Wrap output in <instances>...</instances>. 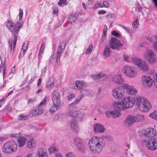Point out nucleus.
I'll use <instances>...</instances> for the list:
<instances>
[{
	"mask_svg": "<svg viewBox=\"0 0 157 157\" xmlns=\"http://www.w3.org/2000/svg\"><path fill=\"white\" fill-rule=\"evenodd\" d=\"M134 99H119L113 104V106L115 109H119L120 110L132 108L133 105L135 106V100Z\"/></svg>",
	"mask_w": 157,
	"mask_h": 157,
	"instance_id": "nucleus-3",
	"label": "nucleus"
},
{
	"mask_svg": "<svg viewBox=\"0 0 157 157\" xmlns=\"http://www.w3.org/2000/svg\"><path fill=\"white\" fill-rule=\"evenodd\" d=\"M132 60L134 62V64L138 66L140 69L143 71L146 72L149 70V68L148 64L141 59L134 57Z\"/></svg>",
	"mask_w": 157,
	"mask_h": 157,
	"instance_id": "nucleus-9",
	"label": "nucleus"
},
{
	"mask_svg": "<svg viewBox=\"0 0 157 157\" xmlns=\"http://www.w3.org/2000/svg\"><path fill=\"white\" fill-rule=\"evenodd\" d=\"M66 157H75L74 154L72 153H68L66 155Z\"/></svg>",
	"mask_w": 157,
	"mask_h": 157,
	"instance_id": "nucleus-53",
	"label": "nucleus"
},
{
	"mask_svg": "<svg viewBox=\"0 0 157 157\" xmlns=\"http://www.w3.org/2000/svg\"><path fill=\"white\" fill-rule=\"evenodd\" d=\"M37 144L36 140L33 138H31L27 141L26 147L27 148L32 149L35 148Z\"/></svg>",
	"mask_w": 157,
	"mask_h": 157,
	"instance_id": "nucleus-23",
	"label": "nucleus"
},
{
	"mask_svg": "<svg viewBox=\"0 0 157 157\" xmlns=\"http://www.w3.org/2000/svg\"><path fill=\"white\" fill-rule=\"evenodd\" d=\"M109 46L112 49H120L123 46L120 41L115 37H112L109 43Z\"/></svg>",
	"mask_w": 157,
	"mask_h": 157,
	"instance_id": "nucleus-11",
	"label": "nucleus"
},
{
	"mask_svg": "<svg viewBox=\"0 0 157 157\" xmlns=\"http://www.w3.org/2000/svg\"><path fill=\"white\" fill-rule=\"evenodd\" d=\"M44 111L43 108H41L38 106L36 109H33L32 111V115L34 116L37 115L42 114Z\"/></svg>",
	"mask_w": 157,
	"mask_h": 157,
	"instance_id": "nucleus-26",
	"label": "nucleus"
},
{
	"mask_svg": "<svg viewBox=\"0 0 157 157\" xmlns=\"http://www.w3.org/2000/svg\"><path fill=\"white\" fill-rule=\"evenodd\" d=\"M6 66L5 65L4 63H1L0 65V72H1L2 70V73L3 75V78H4L5 75L6 73Z\"/></svg>",
	"mask_w": 157,
	"mask_h": 157,
	"instance_id": "nucleus-32",
	"label": "nucleus"
},
{
	"mask_svg": "<svg viewBox=\"0 0 157 157\" xmlns=\"http://www.w3.org/2000/svg\"><path fill=\"white\" fill-rule=\"evenodd\" d=\"M68 19L70 20L71 23L72 22H75L76 20V16L73 14H71L68 17Z\"/></svg>",
	"mask_w": 157,
	"mask_h": 157,
	"instance_id": "nucleus-36",
	"label": "nucleus"
},
{
	"mask_svg": "<svg viewBox=\"0 0 157 157\" xmlns=\"http://www.w3.org/2000/svg\"><path fill=\"white\" fill-rule=\"evenodd\" d=\"M28 119V117L27 115H24L23 114L19 115L18 119L20 120H25Z\"/></svg>",
	"mask_w": 157,
	"mask_h": 157,
	"instance_id": "nucleus-45",
	"label": "nucleus"
},
{
	"mask_svg": "<svg viewBox=\"0 0 157 157\" xmlns=\"http://www.w3.org/2000/svg\"><path fill=\"white\" fill-rule=\"evenodd\" d=\"M55 157H63V155L61 154L60 153H57Z\"/></svg>",
	"mask_w": 157,
	"mask_h": 157,
	"instance_id": "nucleus-64",
	"label": "nucleus"
},
{
	"mask_svg": "<svg viewBox=\"0 0 157 157\" xmlns=\"http://www.w3.org/2000/svg\"><path fill=\"white\" fill-rule=\"evenodd\" d=\"M105 115L108 117H109L112 116V110L111 111H107L105 113Z\"/></svg>",
	"mask_w": 157,
	"mask_h": 157,
	"instance_id": "nucleus-47",
	"label": "nucleus"
},
{
	"mask_svg": "<svg viewBox=\"0 0 157 157\" xmlns=\"http://www.w3.org/2000/svg\"><path fill=\"white\" fill-rule=\"evenodd\" d=\"M52 101L54 105L59 107L60 103V99H52Z\"/></svg>",
	"mask_w": 157,
	"mask_h": 157,
	"instance_id": "nucleus-40",
	"label": "nucleus"
},
{
	"mask_svg": "<svg viewBox=\"0 0 157 157\" xmlns=\"http://www.w3.org/2000/svg\"><path fill=\"white\" fill-rule=\"evenodd\" d=\"M49 154L53 153L56 151V148L53 145H51L48 149Z\"/></svg>",
	"mask_w": 157,
	"mask_h": 157,
	"instance_id": "nucleus-44",
	"label": "nucleus"
},
{
	"mask_svg": "<svg viewBox=\"0 0 157 157\" xmlns=\"http://www.w3.org/2000/svg\"><path fill=\"white\" fill-rule=\"evenodd\" d=\"M144 59L149 63H156L157 61L156 56L153 51L150 49L146 50L144 52Z\"/></svg>",
	"mask_w": 157,
	"mask_h": 157,
	"instance_id": "nucleus-10",
	"label": "nucleus"
},
{
	"mask_svg": "<svg viewBox=\"0 0 157 157\" xmlns=\"http://www.w3.org/2000/svg\"><path fill=\"white\" fill-rule=\"evenodd\" d=\"M146 145L149 150L152 151L156 150L157 149V137L148 139Z\"/></svg>",
	"mask_w": 157,
	"mask_h": 157,
	"instance_id": "nucleus-13",
	"label": "nucleus"
},
{
	"mask_svg": "<svg viewBox=\"0 0 157 157\" xmlns=\"http://www.w3.org/2000/svg\"><path fill=\"white\" fill-rule=\"evenodd\" d=\"M81 94L80 95V98L86 97L89 94V91L88 90H82L81 91Z\"/></svg>",
	"mask_w": 157,
	"mask_h": 157,
	"instance_id": "nucleus-33",
	"label": "nucleus"
},
{
	"mask_svg": "<svg viewBox=\"0 0 157 157\" xmlns=\"http://www.w3.org/2000/svg\"><path fill=\"white\" fill-rule=\"evenodd\" d=\"M29 44V42L28 41H26L23 43L21 50V53L22 52V54L23 56L25 54V52L27 49Z\"/></svg>",
	"mask_w": 157,
	"mask_h": 157,
	"instance_id": "nucleus-30",
	"label": "nucleus"
},
{
	"mask_svg": "<svg viewBox=\"0 0 157 157\" xmlns=\"http://www.w3.org/2000/svg\"><path fill=\"white\" fill-rule=\"evenodd\" d=\"M106 34L103 35L102 34V36L101 38V39L100 40V41L101 43H103L104 42L106 39Z\"/></svg>",
	"mask_w": 157,
	"mask_h": 157,
	"instance_id": "nucleus-50",
	"label": "nucleus"
},
{
	"mask_svg": "<svg viewBox=\"0 0 157 157\" xmlns=\"http://www.w3.org/2000/svg\"><path fill=\"white\" fill-rule=\"evenodd\" d=\"M149 116L152 118L157 120V112L155 111L150 113Z\"/></svg>",
	"mask_w": 157,
	"mask_h": 157,
	"instance_id": "nucleus-41",
	"label": "nucleus"
},
{
	"mask_svg": "<svg viewBox=\"0 0 157 157\" xmlns=\"http://www.w3.org/2000/svg\"><path fill=\"white\" fill-rule=\"evenodd\" d=\"M59 107H58L55 105H54L52 106L50 109H49V111L51 113H54L58 109H59Z\"/></svg>",
	"mask_w": 157,
	"mask_h": 157,
	"instance_id": "nucleus-37",
	"label": "nucleus"
},
{
	"mask_svg": "<svg viewBox=\"0 0 157 157\" xmlns=\"http://www.w3.org/2000/svg\"><path fill=\"white\" fill-rule=\"evenodd\" d=\"M65 48V43L64 41L60 43L59 45V46L58 51L57 55H60L61 56L62 53L63 52V50Z\"/></svg>",
	"mask_w": 157,
	"mask_h": 157,
	"instance_id": "nucleus-28",
	"label": "nucleus"
},
{
	"mask_svg": "<svg viewBox=\"0 0 157 157\" xmlns=\"http://www.w3.org/2000/svg\"><path fill=\"white\" fill-rule=\"evenodd\" d=\"M154 49L157 51V41L155 42L153 44Z\"/></svg>",
	"mask_w": 157,
	"mask_h": 157,
	"instance_id": "nucleus-60",
	"label": "nucleus"
},
{
	"mask_svg": "<svg viewBox=\"0 0 157 157\" xmlns=\"http://www.w3.org/2000/svg\"><path fill=\"white\" fill-rule=\"evenodd\" d=\"M47 149L45 148H40L36 152L35 157H48Z\"/></svg>",
	"mask_w": 157,
	"mask_h": 157,
	"instance_id": "nucleus-18",
	"label": "nucleus"
},
{
	"mask_svg": "<svg viewBox=\"0 0 157 157\" xmlns=\"http://www.w3.org/2000/svg\"><path fill=\"white\" fill-rule=\"evenodd\" d=\"M47 70V67H46L43 68L42 69L41 71V75H43L46 72V71Z\"/></svg>",
	"mask_w": 157,
	"mask_h": 157,
	"instance_id": "nucleus-54",
	"label": "nucleus"
},
{
	"mask_svg": "<svg viewBox=\"0 0 157 157\" xmlns=\"http://www.w3.org/2000/svg\"><path fill=\"white\" fill-rule=\"evenodd\" d=\"M94 130L97 132L103 133L105 132L106 129L104 127L99 123H97L94 125Z\"/></svg>",
	"mask_w": 157,
	"mask_h": 157,
	"instance_id": "nucleus-20",
	"label": "nucleus"
},
{
	"mask_svg": "<svg viewBox=\"0 0 157 157\" xmlns=\"http://www.w3.org/2000/svg\"><path fill=\"white\" fill-rule=\"evenodd\" d=\"M58 5L59 6H62V4L66 5L67 2L66 0H59V2L58 3Z\"/></svg>",
	"mask_w": 157,
	"mask_h": 157,
	"instance_id": "nucleus-46",
	"label": "nucleus"
},
{
	"mask_svg": "<svg viewBox=\"0 0 157 157\" xmlns=\"http://www.w3.org/2000/svg\"><path fill=\"white\" fill-rule=\"evenodd\" d=\"M23 15V12L22 9H20L19 11V21L16 24L12 23L10 20H7L5 22V25L8 29L10 31L12 34L14 36L13 40V44L12 47L13 40L12 39L9 40V47L11 52H13L16 47L17 41V36L19 29L21 28L23 25V22L21 21Z\"/></svg>",
	"mask_w": 157,
	"mask_h": 157,
	"instance_id": "nucleus-1",
	"label": "nucleus"
},
{
	"mask_svg": "<svg viewBox=\"0 0 157 157\" xmlns=\"http://www.w3.org/2000/svg\"><path fill=\"white\" fill-rule=\"evenodd\" d=\"M111 52V51L109 46H106L105 47L103 50V55L105 57H109L110 56Z\"/></svg>",
	"mask_w": 157,
	"mask_h": 157,
	"instance_id": "nucleus-27",
	"label": "nucleus"
},
{
	"mask_svg": "<svg viewBox=\"0 0 157 157\" xmlns=\"http://www.w3.org/2000/svg\"><path fill=\"white\" fill-rule=\"evenodd\" d=\"M106 77V75L102 72H101L92 77V79L96 82L101 81L105 79Z\"/></svg>",
	"mask_w": 157,
	"mask_h": 157,
	"instance_id": "nucleus-19",
	"label": "nucleus"
},
{
	"mask_svg": "<svg viewBox=\"0 0 157 157\" xmlns=\"http://www.w3.org/2000/svg\"><path fill=\"white\" fill-rule=\"evenodd\" d=\"M114 110H112V117L114 118H116L119 117L121 115V113L120 111L118 110L119 109H115L113 106Z\"/></svg>",
	"mask_w": 157,
	"mask_h": 157,
	"instance_id": "nucleus-29",
	"label": "nucleus"
},
{
	"mask_svg": "<svg viewBox=\"0 0 157 157\" xmlns=\"http://www.w3.org/2000/svg\"><path fill=\"white\" fill-rule=\"evenodd\" d=\"M79 100L75 99L74 102L69 105L68 106V110L67 112V115L77 119H81L82 117V114L80 112L76 111L74 108L71 107L72 105L78 103Z\"/></svg>",
	"mask_w": 157,
	"mask_h": 157,
	"instance_id": "nucleus-7",
	"label": "nucleus"
},
{
	"mask_svg": "<svg viewBox=\"0 0 157 157\" xmlns=\"http://www.w3.org/2000/svg\"><path fill=\"white\" fill-rule=\"evenodd\" d=\"M53 85L54 82L49 81L47 83L46 87H52Z\"/></svg>",
	"mask_w": 157,
	"mask_h": 157,
	"instance_id": "nucleus-49",
	"label": "nucleus"
},
{
	"mask_svg": "<svg viewBox=\"0 0 157 157\" xmlns=\"http://www.w3.org/2000/svg\"><path fill=\"white\" fill-rule=\"evenodd\" d=\"M105 141L102 137L94 136L88 140V145L90 150L95 154L100 153L105 146Z\"/></svg>",
	"mask_w": 157,
	"mask_h": 157,
	"instance_id": "nucleus-2",
	"label": "nucleus"
},
{
	"mask_svg": "<svg viewBox=\"0 0 157 157\" xmlns=\"http://www.w3.org/2000/svg\"><path fill=\"white\" fill-rule=\"evenodd\" d=\"M17 144L16 142L11 140L6 143L2 148V151L7 154H11L16 151Z\"/></svg>",
	"mask_w": 157,
	"mask_h": 157,
	"instance_id": "nucleus-6",
	"label": "nucleus"
},
{
	"mask_svg": "<svg viewBox=\"0 0 157 157\" xmlns=\"http://www.w3.org/2000/svg\"><path fill=\"white\" fill-rule=\"evenodd\" d=\"M148 44V43L146 42H143L141 44V46L142 47H145Z\"/></svg>",
	"mask_w": 157,
	"mask_h": 157,
	"instance_id": "nucleus-58",
	"label": "nucleus"
},
{
	"mask_svg": "<svg viewBox=\"0 0 157 157\" xmlns=\"http://www.w3.org/2000/svg\"><path fill=\"white\" fill-rule=\"evenodd\" d=\"M103 1H99L97 3V4L94 5V6H93L92 8L95 9L97 8H101L103 7Z\"/></svg>",
	"mask_w": 157,
	"mask_h": 157,
	"instance_id": "nucleus-34",
	"label": "nucleus"
},
{
	"mask_svg": "<svg viewBox=\"0 0 157 157\" xmlns=\"http://www.w3.org/2000/svg\"><path fill=\"white\" fill-rule=\"evenodd\" d=\"M107 30V27L106 25H105L103 30L102 34L103 35L106 34V32Z\"/></svg>",
	"mask_w": 157,
	"mask_h": 157,
	"instance_id": "nucleus-52",
	"label": "nucleus"
},
{
	"mask_svg": "<svg viewBox=\"0 0 157 157\" xmlns=\"http://www.w3.org/2000/svg\"><path fill=\"white\" fill-rule=\"evenodd\" d=\"M73 143L79 150H83L85 147L86 143L85 140L81 138L76 137L73 141Z\"/></svg>",
	"mask_w": 157,
	"mask_h": 157,
	"instance_id": "nucleus-14",
	"label": "nucleus"
},
{
	"mask_svg": "<svg viewBox=\"0 0 157 157\" xmlns=\"http://www.w3.org/2000/svg\"><path fill=\"white\" fill-rule=\"evenodd\" d=\"M103 7H108L109 6V3L106 1H103Z\"/></svg>",
	"mask_w": 157,
	"mask_h": 157,
	"instance_id": "nucleus-56",
	"label": "nucleus"
},
{
	"mask_svg": "<svg viewBox=\"0 0 157 157\" xmlns=\"http://www.w3.org/2000/svg\"><path fill=\"white\" fill-rule=\"evenodd\" d=\"M6 138L4 137H0V144L2 142L6 140Z\"/></svg>",
	"mask_w": 157,
	"mask_h": 157,
	"instance_id": "nucleus-57",
	"label": "nucleus"
},
{
	"mask_svg": "<svg viewBox=\"0 0 157 157\" xmlns=\"http://www.w3.org/2000/svg\"><path fill=\"white\" fill-rule=\"evenodd\" d=\"M112 94L114 98H130V97L125 96L124 91L119 88L113 89Z\"/></svg>",
	"mask_w": 157,
	"mask_h": 157,
	"instance_id": "nucleus-15",
	"label": "nucleus"
},
{
	"mask_svg": "<svg viewBox=\"0 0 157 157\" xmlns=\"http://www.w3.org/2000/svg\"><path fill=\"white\" fill-rule=\"evenodd\" d=\"M143 117V116L141 115H139L138 116H128L125 120L124 124L127 126H130L134 123L138 121L140 118Z\"/></svg>",
	"mask_w": 157,
	"mask_h": 157,
	"instance_id": "nucleus-12",
	"label": "nucleus"
},
{
	"mask_svg": "<svg viewBox=\"0 0 157 157\" xmlns=\"http://www.w3.org/2000/svg\"><path fill=\"white\" fill-rule=\"evenodd\" d=\"M58 9L57 7L53 8V13L55 14H57L58 12Z\"/></svg>",
	"mask_w": 157,
	"mask_h": 157,
	"instance_id": "nucleus-55",
	"label": "nucleus"
},
{
	"mask_svg": "<svg viewBox=\"0 0 157 157\" xmlns=\"http://www.w3.org/2000/svg\"><path fill=\"white\" fill-rule=\"evenodd\" d=\"M5 102L4 99H2L0 100V107H1L2 105L4 104Z\"/></svg>",
	"mask_w": 157,
	"mask_h": 157,
	"instance_id": "nucleus-62",
	"label": "nucleus"
},
{
	"mask_svg": "<svg viewBox=\"0 0 157 157\" xmlns=\"http://www.w3.org/2000/svg\"><path fill=\"white\" fill-rule=\"evenodd\" d=\"M122 28H123L124 29L126 30L128 33H129L130 29L128 28L127 27L125 26H122Z\"/></svg>",
	"mask_w": 157,
	"mask_h": 157,
	"instance_id": "nucleus-63",
	"label": "nucleus"
},
{
	"mask_svg": "<svg viewBox=\"0 0 157 157\" xmlns=\"http://www.w3.org/2000/svg\"><path fill=\"white\" fill-rule=\"evenodd\" d=\"M152 78H151L149 76L143 75L141 78L142 85L146 87H150L152 84L153 79L154 85L157 88V73L153 75Z\"/></svg>",
	"mask_w": 157,
	"mask_h": 157,
	"instance_id": "nucleus-5",
	"label": "nucleus"
},
{
	"mask_svg": "<svg viewBox=\"0 0 157 157\" xmlns=\"http://www.w3.org/2000/svg\"><path fill=\"white\" fill-rule=\"evenodd\" d=\"M122 71L125 76L128 78H135L137 74V71L135 67L127 65H125L123 68Z\"/></svg>",
	"mask_w": 157,
	"mask_h": 157,
	"instance_id": "nucleus-8",
	"label": "nucleus"
},
{
	"mask_svg": "<svg viewBox=\"0 0 157 157\" xmlns=\"http://www.w3.org/2000/svg\"><path fill=\"white\" fill-rule=\"evenodd\" d=\"M45 48V45L44 43L42 44L39 51V56L40 57H41L42 54L43 53L44 49Z\"/></svg>",
	"mask_w": 157,
	"mask_h": 157,
	"instance_id": "nucleus-39",
	"label": "nucleus"
},
{
	"mask_svg": "<svg viewBox=\"0 0 157 157\" xmlns=\"http://www.w3.org/2000/svg\"><path fill=\"white\" fill-rule=\"evenodd\" d=\"M93 45L92 44H90L89 45L88 49L85 52V54H86L91 53Z\"/></svg>",
	"mask_w": 157,
	"mask_h": 157,
	"instance_id": "nucleus-42",
	"label": "nucleus"
},
{
	"mask_svg": "<svg viewBox=\"0 0 157 157\" xmlns=\"http://www.w3.org/2000/svg\"><path fill=\"white\" fill-rule=\"evenodd\" d=\"M156 133V130L152 128H147L144 132V135L148 137H153L155 136Z\"/></svg>",
	"mask_w": 157,
	"mask_h": 157,
	"instance_id": "nucleus-21",
	"label": "nucleus"
},
{
	"mask_svg": "<svg viewBox=\"0 0 157 157\" xmlns=\"http://www.w3.org/2000/svg\"><path fill=\"white\" fill-rule=\"evenodd\" d=\"M86 86V84L84 82L82 81H76L75 82V86H71V87L72 88L76 90H80L82 87Z\"/></svg>",
	"mask_w": 157,
	"mask_h": 157,
	"instance_id": "nucleus-22",
	"label": "nucleus"
},
{
	"mask_svg": "<svg viewBox=\"0 0 157 157\" xmlns=\"http://www.w3.org/2000/svg\"><path fill=\"white\" fill-rule=\"evenodd\" d=\"M35 101L34 99H29L28 101V102L29 104H31Z\"/></svg>",
	"mask_w": 157,
	"mask_h": 157,
	"instance_id": "nucleus-59",
	"label": "nucleus"
},
{
	"mask_svg": "<svg viewBox=\"0 0 157 157\" xmlns=\"http://www.w3.org/2000/svg\"><path fill=\"white\" fill-rule=\"evenodd\" d=\"M135 20L132 23V25L133 28L136 29L138 27L139 25V23L137 18H135Z\"/></svg>",
	"mask_w": 157,
	"mask_h": 157,
	"instance_id": "nucleus-35",
	"label": "nucleus"
},
{
	"mask_svg": "<svg viewBox=\"0 0 157 157\" xmlns=\"http://www.w3.org/2000/svg\"><path fill=\"white\" fill-rule=\"evenodd\" d=\"M111 34L113 35L118 38L120 37V34L118 32H117V31H112Z\"/></svg>",
	"mask_w": 157,
	"mask_h": 157,
	"instance_id": "nucleus-48",
	"label": "nucleus"
},
{
	"mask_svg": "<svg viewBox=\"0 0 157 157\" xmlns=\"http://www.w3.org/2000/svg\"><path fill=\"white\" fill-rule=\"evenodd\" d=\"M70 124L71 128L73 131L76 132L78 131L79 128L78 122L76 120L72 119L71 121Z\"/></svg>",
	"mask_w": 157,
	"mask_h": 157,
	"instance_id": "nucleus-24",
	"label": "nucleus"
},
{
	"mask_svg": "<svg viewBox=\"0 0 157 157\" xmlns=\"http://www.w3.org/2000/svg\"><path fill=\"white\" fill-rule=\"evenodd\" d=\"M20 136L21 134L20 133H18L11 134L10 135L11 137L14 138H19L21 137Z\"/></svg>",
	"mask_w": 157,
	"mask_h": 157,
	"instance_id": "nucleus-51",
	"label": "nucleus"
},
{
	"mask_svg": "<svg viewBox=\"0 0 157 157\" xmlns=\"http://www.w3.org/2000/svg\"><path fill=\"white\" fill-rule=\"evenodd\" d=\"M112 81L117 85H122L124 84V80L123 79L120 74L114 75L113 76Z\"/></svg>",
	"mask_w": 157,
	"mask_h": 157,
	"instance_id": "nucleus-17",
	"label": "nucleus"
},
{
	"mask_svg": "<svg viewBox=\"0 0 157 157\" xmlns=\"http://www.w3.org/2000/svg\"><path fill=\"white\" fill-rule=\"evenodd\" d=\"M123 58L124 61L129 62H132L134 63V62L132 60L134 58H131L127 55H123Z\"/></svg>",
	"mask_w": 157,
	"mask_h": 157,
	"instance_id": "nucleus-38",
	"label": "nucleus"
},
{
	"mask_svg": "<svg viewBox=\"0 0 157 157\" xmlns=\"http://www.w3.org/2000/svg\"><path fill=\"white\" fill-rule=\"evenodd\" d=\"M27 140V139L25 137L21 136L17 140L18 147L21 148L24 147Z\"/></svg>",
	"mask_w": 157,
	"mask_h": 157,
	"instance_id": "nucleus-25",
	"label": "nucleus"
},
{
	"mask_svg": "<svg viewBox=\"0 0 157 157\" xmlns=\"http://www.w3.org/2000/svg\"><path fill=\"white\" fill-rule=\"evenodd\" d=\"M46 102V99H44L39 104L38 106L40 107L43 108V107L45 105Z\"/></svg>",
	"mask_w": 157,
	"mask_h": 157,
	"instance_id": "nucleus-43",
	"label": "nucleus"
},
{
	"mask_svg": "<svg viewBox=\"0 0 157 157\" xmlns=\"http://www.w3.org/2000/svg\"><path fill=\"white\" fill-rule=\"evenodd\" d=\"M50 96L52 98H60L59 92L57 90L52 91Z\"/></svg>",
	"mask_w": 157,
	"mask_h": 157,
	"instance_id": "nucleus-31",
	"label": "nucleus"
},
{
	"mask_svg": "<svg viewBox=\"0 0 157 157\" xmlns=\"http://www.w3.org/2000/svg\"><path fill=\"white\" fill-rule=\"evenodd\" d=\"M61 56H60V55L59 54L58 55H57V57L56 58V62L57 63H59L60 61V57Z\"/></svg>",
	"mask_w": 157,
	"mask_h": 157,
	"instance_id": "nucleus-61",
	"label": "nucleus"
},
{
	"mask_svg": "<svg viewBox=\"0 0 157 157\" xmlns=\"http://www.w3.org/2000/svg\"><path fill=\"white\" fill-rule=\"evenodd\" d=\"M122 87L126 90L127 93L130 95H135L137 93V91L132 86L127 83H124L122 85Z\"/></svg>",
	"mask_w": 157,
	"mask_h": 157,
	"instance_id": "nucleus-16",
	"label": "nucleus"
},
{
	"mask_svg": "<svg viewBox=\"0 0 157 157\" xmlns=\"http://www.w3.org/2000/svg\"><path fill=\"white\" fill-rule=\"evenodd\" d=\"M135 106L144 112H147L151 108V105L147 99H134Z\"/></svg>",
	"mask_w": 157,
	"mask_h": 157,
	"instance_id": "nucleus-4",
	"label": "nucleus"
}]
</instances>
